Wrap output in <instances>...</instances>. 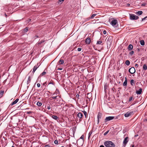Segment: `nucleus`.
<instances>
[{"mask_svg": "<svg viewBox=\"0 0 147 147\" xmlns=\"http://www.w3.org/2000/svg\"><path fill=\"white\" fill-rule=\"evenodd\" d=\"M113 37L111 36H109L108 38L107 41V49H109L111 46V44L113 41Z\"/></svg>", "mask_w": 147, "mask_h": 147, "instance_id": "nucleus-1", "label": "nucleus"}, {"mask_svg": "<svg viewBox=\"0 0 147 147\" xmlns=\"http://www.w3.org/2000/svg\"><path fill=\"white\" fill-rule=\"evenodd\" d=\"M104 145L106 147H114V144L112 142L107 141L104 143Z\"/></svg>", "mask_w": 147, "mask_h": 147, "instance_id": "nucleus-2", "label": "nucleus"}, {"mask_svg": "<svg viewBox=\"0 0 147 147\" xmlns=\"http://www.w3.org/2000/svg\"><path fill=\"white\" fill-rule=\"evenodd\" d=\"M118 119L117 117L114 116H109L107 117L105 119V122H106L107 121H110L113 119Z\"/></svg>", "mask_w": 147, "mask_h": 147, "instance_id": "nucleus-3", "label": "nucleus"}, {"mask_svg": "<svg viewBox=\"0 0 147 147\" xmlns=\"http://www.w3.org/2000/svg\"><path fill=\"white\" fill-rule=\"evenodd\" d=\"M111 24L114 27H117V20L113 19L111 21Z\"/></svg>", "mask_w": 147, "mask_h": 147, "instance_id": "nucleus-4", "label": "nucleus"}, {"mask_svg": "<svg viewBox=\"0 0 147 147\" xmlns=\"http://www.w3.org/2000/svg\"><path fill=\"white\" fill-rule=\"evenodd\" d=\"M134 112V111H129L124 114V116L125 117H128L130 115H133Z\"/></svg>", "mask_w": 147, "mask_h": 147, "instance_id": "nucleus-5", "label": "nucleus"}, {"mask_svg": "<svg viewBox=\"0 0 147 147\" xmlns=\"http://www.w3.org/2000/svg\"><path fill=\"white\" fill-rule=\"evenodd\" d=\"M130 18L131 20H136L139 18V17L134 14H132L130 15Z\"/></svg>", "mask_w": 147, "mask_h": 147, "instance_id": "nucleus-6", "label": "nucleus"}, {"mask_svg": "<svg viewBox=\"0 0 147 147\" xmlns=\"http://www.w3.org/2000/svg\"><path fill=\"white\" fill-rule=\"evenodd\" d=\"M128 137H126L124 139L123 142V144L122 147H125V146L126 144L128 141Z\"/></svg>", "mask_w": 147, "mask_h": 147, "instance_id": "nucleus-7", "label": "nucleus"}, {"mask_svg": "<svg viewBox=\"0 0 147 147\" xmlns=\"http://www.w3.org/2000/svg\"><path fill=\"white\" fill-rule=\"evenodd\" d=\"M128 71L131 74H133L135 72L136 70L135 68L132 67L129 69Z\"/></svg>", "mask_w": 147, "mask_h": 147, "instance_id": "nucleus-8", "label": "nucleus"}, {"mask_svg": "<svg viewBox=\"0 0 147 147\" xmlns=\"http://www.w3.org/2000/svg\"><path fill=\"white\" fill-rule=\"evenodd\" d=\"M91 41L90 39V38L88 37L86 39L85 42L87 44H89Z\"/></svg>", "mask_w": 147, "mask_h": 147, "instance_id": "nucleus-9", "label": "nucleus"}, {"mask_svg": "<svg viewBox=\"0 0 147 147\" xmlns=\"http://www.w3.org/2000/svg\"><path fill=\"white\" fill-rule=\"evenodd\" d=\"M19 100L18 98L16 99L14 101H13L12 103H11L10 105L12 106L16 104L18 102Z\"/></svg>", "mask_w": 147, "mask_h": 147, "instance_id": "nucleus-10", "label": "nucleus"}, {"mask_svg": "<svg viewBox=\"0 0 147 147\" xmlns=\"http://www.w3.org/2000/svg\"><path fill=\"white\" fill-rule=\"evenodd\" d=\"M39 66H38V64L36 65H35L34 67L32 73L34 74L36 70L37 69Z\"/></svg>", "mask_w": 147, "mask_h": 147, "instance_id": "nucleus-11", "label": "nucleus"}, {"mask_svg": "<svg viewBox=\"0 0 147 147\" xmlns=\"http://www.w3.org/2000/svg\"><path fill=\"white\" fill-rule=\"evenodd\" d=\"M83 114L81 112L78 113L77 115L78 117L79 118H81L82 117Z\"/></svg>", "mask_w": 147, "mask_h": 147, "instance_id": "nucleus-12", "label": "nucleus"}, {"mask_svg": "<svg viewBox=\"0 0 147 147\" xmlns=\"http://www.w3.org/2000/svg\"><path fill=\"white\" fill-rule=\"evenodd\" d=\"M133 48V45L131 44H130L128 46V49L129 51H131L132 49Z\"/></svg>", "mask_w": 147, "mask_h": 147, "instance_id": "nucleus-13", "label": "nucleus"}, {"mask_svg": "<svg viewBox=\"0 0 147 147\" xmlns=\"http://www.w3.org/2000/svg\"><path fill=\"white\" fill-rule=\"evenodd\" d=\"M142 89L141 88H140L139 89V90L136 91V93L138 94H140L142 93Z\"/></svg>", "mask_w": 147, "mask_h": 147, "instance_id": "nucleus-14", "label": "nucleus"}, {"mask_svg": "<svg viewBox=\"0 0 147 147\" xmlns=\"http://www.w3.org/2000/svg\"><path fill=\"white\" fill-rule=\"evenodd\" d=\"M51 117L53 119L56 120H57L59 119L58 117L56 115H53Z\"/></svg>", "mask_w": 147, "mask_h": 147, "instance_id": "nucleus-15", "label": "nucleus"}, {"mask_svg": "<svg viewBox=\"0 0 147 147\" xmlns=\"http://www.w3.org/2000/svg\"><path fill=\"white\" fill-rule=\"evenodd\" d=\"M143 13V12L142 11H139L136 12V14L138 15H141Z\"/></svg>", "mask_w": 147, "mask_h": 147, "instance_id": "nucleus-16", "label": "nucleus"}, {"mask_svg": "<svg viewBox=\"0 0 147 147\" xmlns=\"http://www.w3.org/2000/svg\"><path fill=\"white\" fill-rule=\"evenodd\" d=\"M102 116V114L101 113H99L97 115V118L98 119H101Z\"/></svg>", "mask_w": 147, "mask_h": 147, "instance_id": "nucleus-17", "label": "nucleus"}, {"mask_svg": "<svg viewBox=\"0 0 147 147\" xmlns=\"http://www.w3.org/2000/svg\"><path fill=\"white\" fill-rule=\"evenodd\" d=\"M140 45L142 46H144L145 45V42L143 40H142L140 41Z\"/></svg>", "mask_w": 147, "mask_h": 147, "instance_id": "nucleus-18", "label": "nucleus"}, {"mask_svg": "<svg viewBox=\"0 0 147 147\" xmlns=\"http://www.w3.org/2000/svg\"><path fill=\"white\" fill-rule=\"evenodd\" d=\"M143 69L144 70H146L147 69V67L146 64H144L143 66Z\"/></svg>", "mask_w": 147, "mask_h": 147, "instance_id": "nucleus-19", "label": "nucleus"}, {"mask_svg": "<svg viewBox=\"0 0 147 147\" xmlns=\"http://www.w3.org/2000/svg\"><path fill=\"white\" fill-rule=\"evenodd\" d=\"M64 61L63 59H60L58 62V63H59L61 64H63L64 63Z\"/></svg>", "mask_w": 147, "mask_h": 147, "instance_id": "nucleus-20", "label": "nucleus"}, {"mask_svg": "<svg viewBox=\"0 0 147 147\" xmlns=\"http://www.w3.org/2000/svg\"><path fill=\"white\" fill-rule=\"evenodd\" d=\"M127 79L126 78L125 81L123 83V86H126L127 84Z\"/></svg>", "mask_w": 147, "mask_h": 147, "instance_id": "nucleus-21", "label": "nucleus"}, {"mask_svg": "<svg viewBox=\"0 0 147 147\" xmlns=\"http://www.w3.org/2000/svg\"><path fill=\"white\" fill-rule=\"evenodd\" d=\"M125 63L126 65L128 66L130 64V62L129 60H127L125 61Z\"/></svg>", "mask_w": 147, "mask_h": 147, "instance_id": "nucleus-22", "label": "nucleus"}, {"mask_svg": "<svg viewBox=\"0 0 147 147\" xmlns=\"http://www.w3.org/2000/svg\"><path fill=\"white\" fill-rule=\"evenodd\" d=\"M42 104V103L39 101L38 102L36 103V105L39 107L41 106Z\"/></svg>", "mask_w": 147, "mask_h": 147, "instance_id": "nucleus-23", "label": "nucleus"}, {"mask_svg": "<svg viewBox=\"0 0 147 147\" xmlns=\"http://www.w3.org/2000/svg\"><path fill=\"white\" fill-rule=\"evenodd\" d=\"M102 43V41L101 40H100L97 41L96 44L97 45H101V43Z\"/></svg>", "mask_w": 147, "mask_h": 147, "instance_id": "nucleus-24", "label": "nucleus"}, {"mask_svg": "<svg viewBox=\"0 0 147 147\" xmlns=\"http://www.w3.org/2000/svg\"><path fill=\"white\" fill-rule=\"evenodd\" d=\"M133 99H134L133 97L132 96L130 97L129 98V100L128 101V102H131V101H132Z\"/></svg>", "mask_w": 147, "mask_h": 147, "instance_id": "nucleus-25", "label": "nucleus"}, {"mask_svg": "<svg viewBox=\"0 0 147 147\" xmlns=\"http://www.w3.org/2000/svg\"><path fill=\"white\" fill-rule=\"evenodd\" d=\"M45 41L44 40H41L39 42H38L37 44H38V45H40L41 44H42V43L44 42Z\"/></svg>", "mask_w": 147, "mask_h": 147, "instance_id": "nucleus-26", "label": "nucleus"}, {"mask_svg": "<svg viewBox=\"0 0 147 147\" xmlns=\"http://www.w3.org/2000/svg\"><path fill=\"white\" fill-rule=\"evenodd\" d=\"M131 85L133 86V84H134V80H131Z\"/></svg>", "mask_w": 147, "mask_h": 147, "instance_id": "nucleus-27", "label": "nucleus"}, {"mask_svg": "<svg viewBox=\"0 0 147 147\" xmlns=\"http://www.w3.org/2000/svg\"><path fill=\"white\" fill-rule=\"evenodd\" d=\"M30 81H31L30 77L29 76L28 77V80L27 81V83L28 84L30 83Z\"/></svg>", "mask_w": 147, "mask_h": 147, "instance_id": "nucleus-28", "label": "nucleus"}, {"mask_svg": "<svg viewBox=\"0 0 147 147\" xmlns=\"http://www.w3.org/2000/svg\"><path fill=\"white\" fill-rule=\"evenodd\" d=\"M28 27H26L24 30V31L25 33L26 32L28 31Z\"/></svg>", "mask_w": 147, "mask_h": 147, "instance_id": "nucleus-29", "label": "nucleus"}, {"mask_svg": "<svg viewBox=\"0 0 147 147\" xmlns=\"http://www.w3.org/2000/svg\"><path fill=\"white\" fill-rule=\"evenodd\" d=\"M96 14H92L90 17V18L91 19H92L96 16Z\"/></svg>", "mask_w": 147, "mask_h": 147, "instance_id": "nucleus-30", "label": "nucleus"}, {"mask_svg": "<svg viewBox=\"0 0 147 147\" xmlns=\"http://www.w3.org/2000/svg\"><path fill=\"white\" fill-rule=\"evenodd\" d=\"M92 131H90V132H89V134H88V138H89L91 135L92 134Z\"/></svg>", "mask_w": 147, "mask_h": 147, "instance_id": "nucleus-31", "label": "nucleus"}, {"mask_svg": "<svg viewBox=\"0 0 147 147\" xmlns=\"http://www.w3.org/2000/svg\"><path fill=\"white\" fill-rule=\"evenodd\" d=\"M31 19H29L28 20H27L26 21V23L28 24H30V22L31 21Z\"/></svg>", "mask_w": 147, "mask_h": 147, "instance_id": "nucleus-32", "label": "nucleus"}, {"mask_svg": "<svg viewBox=\"0 0 147 147\" xmlns=\"http://www.w3.org/2000/svg\"><path fill=\"white\" fill-rule=\"evenodd\" d=\"M47 109L48 110H49L51 109L50 105V104H49L48 105V106H47Z\"/></svg>", "mask_w": 147, "mask_h": 147, "instance_id": "nucleus-33", "label": "nucleus"}, {"mask_svg": "<svg viewBox=\"0 0 147 147\" xmlns=\"http://www.w3.org/2000/svg\"><path fill=\"white\" fill-rule=\"evenodd\" d=\"M58 96H52L51 97V98L53 99H57V98Z\"/></svg>", "mask_w": 147, "mask_h": 147, "instance_id": "nucleus-34", "label": "nucleus"}, {"mask_svg": "<svg viewBox=\"0 0 147 147\" xmlns=\"http://www.w3.org/2000/svg\"><path fill=\"white\" fill-rule=\"evenodd\" d=\"M4 91L3 90H1L0 91V94L1 95L3 94Z\"/></svg>", "mask_w": 147, "mask_h": 147, "instance_id": "nucleus-35", "label": "nucleus"}, {"mask_svg": "<svg viewBox=\"0 0 147 147\" xmlns=\"http://www.w3.org/2000/svg\"><path fill=\"white\" fill-rule=\"evenodd\" d=\"M104 89L105 91L107 90V87L106 85L104 86Z\"/></svg>", "mask_w": 147, "mask_h": 147, "instance_id": "nucleus-36", "label": "nucleus"}, {"mask_svg": "<svg viewBox=\"0 0 147 147\" xmlns=\"http://www.w3.org/2000/svg\"><path fill=\"white\" fill-rule=\"evenodd\" d=\"M54 143L55 144H58V141L57 140H55L54 141Z\"/></svg>", "mask_w": 147, "mask_h": 147, "instance_id": "nucleus-37", "label": "nucleus"}, {"mask_svg": "<svg viewBox=\"0 0 147 147\" xmlns=\"http://www.w3.org/2000/svg\"><path fill=\"white\" fill-rule=\"evenodd\" d=\"M141 5L142 6H145L146 5V4L145 3L143 2L141 3Z\"/></svg>", "mask_w": 147, "mask_h": 147, "instance_id": "nucleus-38", "label": "nucleus"}, {"mask_svg": "<svg viewBox=\"0 0 147 147\" xmlns=\"http://www.w3.org/2000/svg\"><path fill=\"white\" fill-rule=\"evenodd\" d=\"M46 74V72L45 71H44L41 74V75L42 76H43L45 74Z\"/></svg>", "mask_w": 147, "mask_h": 147, "instance_id": "nucleus-39", "label": "nucleus"}, {"mask_svg": "<svg viewBox=\"0 0 147 147\" xmlns=\"http://www.w3.org/2000/svg\"><path fill=\"white\" fill-rule=\"evenodd\" d=\"M147 18V16H146L145 17L143 18H142V21H143L144 20H146V18Z\"/></svg>", "mask_w": 147, "mask_h": 147, "instance_id": "nucleus-40", "label": "nucleus"}, {"mask_svg": "<svg viewBox=\"0 0 147 147\" xmlns=\"http://www.w3.org/2000/svg\"><path fill=\"white\" fill-rule=\"evenodd\" d=\"M83 113H84V115L85 116V117L86 118V115H87V112H86L85 111H84Z\"/></svg>", "mask_w": 147, "mask_h": 147, "instance_id": "nucleus-41", "label": "nucleus"}, {"mask_svg": "<svg viewBox=\"0 0 147 147\" xmlns=\"http://www.w3.org/2000/svg\"><path fill=\"white\" fill-rule=\"evenodd\" d=\"M134 51H132L129 53V54L130 55H133L134 54Z\"/></svg>", "mask_w": 147, "mask_h": 147, "instance_id": "nucleus-42", "label": "nucleus"}, {"mask_svg": "<svg viewBox=\"0 0 147 147\" xmlns=\"http://www.w3.org/2000/svg\"><path fill=\"white\" fill-rule=\"evenodd\" d=\"M109 131H106L105 132L104 134V136H106L109 132Z\"/></svg>", "mask_w": 147, "mask_h": 147, "instance_id": "nucleus-43", "label": "nucleus"}, {"mask_svg": "<svg viewBox=\"0 0 147 147\" xmlns=\"http://www.w3.org/2000/svg\"><path fill=\"white\" fill-rule=\"evenodd\" d=\"M38 37V35H36L35 36H34L33 37V38L34 39H35L36 38H37Z\"/></svg>", "mask_w": 147, "mask_h": 147, "instance_id": "nucleus-44", "label": "nucleus"}, {"mask_svg": "<svg viewBox=\"0 0 147 147\" xmlns=\"http://www.w3.org/2000/svg\"><path fill=\"white\" fill-rule=\"evenodd\" d=\"M84 135H82L80 138V139H83H83L84 138Z\"/></svg>", "mask_w": 147, "mask_h": 147, "instance_id": "nucleus-45", "label": "nucleus"}, {"mask_svg": "<svg viewBox=\"0 0 147 147\" xmlns=\"http://www.w3.org/2000/svg\"><path fill=\"white\" fill-rule=\"evenodd\" d=\"M82 50V49L81 48H78V51H81Z\"/></svg>", "mask_w": 147, "mask_h": 147, "instance_id": "nucleus-46", "label": "nucleus"}, {"mask_svg": "<svg viewBox=\"0 0 147 147\" xmlns=\"http://www.w3.org/2000/svg\"><path fill=\"white\" fill-rule=\"evenodd\" d=\"M46 84V82H44V83H43L42 84L43 86H42L41 87H43V86H45Z\"/></svg>", "mask_w": 147, "mask_h": 147, "instance_id": "nucleus-47", "label": "nucleus"}, {"mask_svg": "<svg viewBox=\"0 0 147 147\" xmlns=\"http://www.w3.org/2000/svg\"><path fill=\"white\" fill-rule=\"evenodd\" d=\"M37 85L38 87H40V85L39 83H38Z\"/></svg>", "mask_w": 147, "mask_h": 147, "instance_id": "nucleus-48", "label": "nucleus"}, {"mask_svg": "<svg viewBox=\"0 0 147 147\" xmlns=\"http://www.w3.org/2000/svg\"><path fill=\"white\" fill-rule=\"evenodd\" d=\"M103 33L104 34H106V31L105 30H104L103 32Z\"/></svg>", "mask_w": 147, "mask_h": 147, "instance_id": "nucleus-49", "label": "nucleus"}, {"mask_svg": "<svg viewBox=\"0 0 147 147\" xmlns=\"http://www.w3.org/2000/svg\"><path fill=\"white\" fill-rule=\"evenodd\" d=\"M76 97L78 99L79 97V94H77L76 96Z\"/></svg>", "mask_w": 147, "mask_h": 147, "instance_id": "nucleus-50", "label": "nucleus"}, {"mask_svg": "<svg viewBox=\"0 0 147 147\" xmlns=\"http://www.w3.org/2000/svg\"><path fill=\"white\" fill-rule=\"evenodd\" d=\"M45 147H50V146L49 145H46L45 146Z\"/></svg>", "mask_w": 147, "mask_h": 147, "instance_id": "nucleus-51", "label": "nucleus"}, {"mask_svg": "<svg viewBox=\"0 0 147 147\" xmlns=\"http://www.w3.org/2000/svg\"><path fill=\"white\" fill-rule=\"evenodd\" d=\"M130 5V4L129 3H127L126 4V6L129 7Z\"/></svg>", "mask_w": 147, "mask_h": 147, "instance_id": "nucleus-52", "label": "nucleus"}, {"mask_svg": "<svg viewBox=\"0 0 147 147\" xmlns=\"http://www.w3.org/2000/svg\"><path fill=\"white\" fill-rule=\"evenodd\" d=\"M135 66L136 67H138V65L137 64H136L135 65Z\"/></svg>", "mask_w": 147, "mask_h": 147, "instance_id": "nucleus-53", "label": "nucleus"}, {"mask_svg": "<svg viewBox=\"0 0 147 147\" xmlns=\"http://www.w3.org/2000/svg\"><path fill=\"white\" fill-rule=\"evenodd\" d=\"M64 0H59L58 1H59V2H63V1H64Z\"/></svg>", "mask_w": 147, "mask_h": 147, "instance_id": "nucleus-54", "label": "nucleus"}, {"mask_svg": "<svg viewBox=\"0 0 147 147\" xmlns=\"http://www.w3.org/2000/svg\"><path fill=\"white\" fill-rule=\"evenodd\" d=\"M49 84H52L54 85V83H53V82H50L49 83Z\"/></svg>", "mask_w": 147, "mask_h": 147, "instance_id": "nucleus-55", "label": "nucleus"}, {"mask_svg": "<svg viewBox=\"0 0 147 147\" xmlns=\"http://www.w3.org/2000/svg\"><path fill=\"white\" fill-rule=\"evenodd\" d=\"M137 50L138 52H139L140 51V49L139 48H137Z\"/></svg>", "mask_w": 147, "mask_h": 147, "instance_id": "nucleus-56", "label": "nucleus"}, {"mask_svg": "<svg viewBox=\"0 0 147 147\" xmlns=\"http://www.w3.org/2000/svg\"><path fill=\"white\" fill-rule=\"evenodd\" d=\"M4 15H5V16L6 17H7V15L5 13H4Z\"/></svg>", "mask_w": 147, "mask_h": 147, "instance_id": "nucleus-57", "label": "nucleus"}, {"mask_svg": "<svg viewBox=\"0 0 147 147\" xmlns=\"http://www.w3.org/2000/svg\"><path fill=\"white\" fill-rule=\"evenodd\" d=\"M90 19H91L90 18H87V20H89Z\"/></svg>", "mask_w": 147, "mask_h": 147, "instance_id": "nucleus-58", "label": "nucleus"}, {"mask_svg": "<svg viewBox=\"0 0 147 147\" xmlns=\"http://www.w3.org/2000/svg\"><path fill=\"white\" fill-rule=\"evenodd\" d=\"M100 147H105L103 145H101L100 146Z\"/></svg>", "mask_w": 147, "mask_h": 147, "instance_id": "nucleus-59", "label": "nucleus"}, {"mask_svg": "<svg viewBox=\"0 0 147 147\" xmlns=\"http://www.w3.org/2000/svg\"><path fill=\"white\" fill-rule=\"evenodd\" d=\"M138 136V135L137 134V135H135V137H137Z\"/></svg>", "mask_w": 147, "mask_h": 147, "instance_id": "nucleus-60", "label": "nucleus"}, {"mask_svg": "<svg viewBox=\"0 0 147 147\" xmlns=\"http://www.w3.org/2000/svg\"><path fill=\"white\" fill-rule=\"evenodd\" d=\"M99 119H98V123H99Z\"/></svg>", "mask_w": 147, "mask_h": 147, "instance_id": "nucleus-61", "label": "nucleus"}, {"mask_svg": "<svg viewBox=\"0 0 147 147\" xmlns=\"http://www.w3.org/2000/svg\"><path fill=\"white\" fill-rule=\"evenodd\" d=\"M58 69L61 70L62 69V68H59V69Z\"/></svg>", "mask_w": 147, "mask_h": 147, "instance_id": "nucleus-62", "label": "nucleus"}, {"mask_svg": "<svg viewBox=\"0 0 147 147\" xmlns=\"http://www.w3.org/2000/svg\"><path fill=\"white\" fill-rule=\"evenodd\" d=\"M31 112H28V114H29Z\"/></svg>", "mask_w": 147, "mask_h": 147, "instance_id": "nucleus-63", "label": "nucleus"}, {"mask_svg": "<svg viewBox=\"0 0 147 147\" xmlns=\"http://www.w3.org/2000/svg\"><path fill=\"white\" fill-rule=\"evenodd\" d=\"M132 147H135L134 146V145H133L132 146Z\"/></svg>", "mask_w": 147, "mask_h": 147, "instance_id": "nucleus-64", "label": "nucleus"}]
</instances>
